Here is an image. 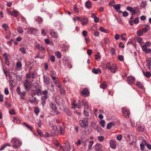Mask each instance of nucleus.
Here are the masks:
<instances>
[{
    "label": "nucleus",
    "instance_id": "nucleus-46",
    "mask_svg": "<svg viewBox=\"0 0 151 151\" xmlns=\"http://www.w3.org/2000/svg\"><path fill=\"white\" fill-rule=\"evenodd\" d=\"M60 93L61 95H64L65 93V91L64 89L63 88H61L60 87Z\"/></svg>",
    "mask_w": 151,
    "mask_h": 151
},
{
    "label": "nucleus",
    "instance_id": "nucleus-32",
    "mask_svg": "<svg viewBox=\"0 0 151 151\" xmlns=\"http://www.w3.org/2000/svg\"><path fill=\"white\" fill-rule=\"evenodd\" d=\"M106 82H103L102 84L100 85V87L101 88L105 89L106 87Z\"/></svg>",
    "mask_w": 151,
    "mask_h": 151
},
{
    "label": "nucleus",
    "instance_id": "nucleus-39",
    "mask_svg": "<svg viewBox=\"0 0 151 151\" xmlns=\"http://www.w3.org/2000/svg\"><path fill=\"white\" fill-rule=\"evenodd\" d=\"M48 88L51 92H53L54 91V86L52 84L51 85V86H49Z\"/></svg>",
    "mask_w": 151,
    "mask_h": 151
},
{
    "label": "nucleus",
    "instance_id": "nucleus-51",
    "mask_svg": "<svg viewBox=\"0 0 151 151\" xmlns=\"http://www.w3.org/2000/svg\"><path fill=\"white\" fill-rule=\"evenodd\" d=\"M133 21L135 24H137L139 22V18L138 17L135 18Z\"/></svg>",
    "mask_w": 151,
    "mask_h": 151
},
{
    "label": "nucleus",
    "instance_id": "nucleus-31",
    "mask_svg": "<svg viewBox=\"0 0 151 151\" xmlns=\"http://www.w3.org/2000/svg\"><path fill=\"white\" fill-rule=\"evenodd\" d=\"M113 6L114 9H115L117 11H118L120 8V4H117L116 5H114Z\"/></svg>",
    "mask_w": 151,
    "mask_h": 151
},
{
    "label": "nucleus",
    "instance_id": "nucleus-42",
    "mask_svg": "<svg viewBox=\"0 0 151 151\" xmlns=\"http://www.w3.org/2000/svg\"><path fill=\"white\" fill-rule=\"evenodd\" d=\"M17 31L20 33H22L24 32L22 28L21 27H19L17 28Z\"/></svg>",
    "mask_w": 151,
    "mask_h": 151
},
{
    "label": "nucleus",
    "instance_id": "nucleus-34",
    "mask_svg": "<svg viewBox=\"0 0 151 151\" xmlns=\"http://www.w3.org/2000/svg\"><path fill=\"white\" fill-rule=\"evenodd\" d=\"M77 108H81L83 105L82 101L80 100L78 101V102L77 104Z\"/></svg>",
    "mask_w": 151,
    "mask_h": 151
},
{
    "label": "nucleus",
    "instance_id": "nucleus-52",
    "mask_svg": "<svg viewBox=\"0 0 151 151\" xmlns=\"http://www.w3.org/2000/svg\"><path fill=\"white\" fill-rule=\"evenodd\" d=\"M50 107L51 109H57L55 105L53 103H51L50 105Z\"/></svg>",
    "mask_w": 151,
    "mask_h": 151
},
{
    "label": "nucleus",
    "instance_id": "nucleus-41",
    "mask_svg": "<svg viewBox=\"0 0 151 151\" xmlns=\"http://www.w3.org/2000/svg\"><path fill=\"white\" fill-rule=\"evenodd\" d=\"M19 50L22 53L25 54L26 52V49L23 47H21L19 48Z\"/></svg>",
    "mask_w": 151,
    "mask_h": 151
},
{
    "label": "nucleus",
    "instance_id": "nucleus-54",
    "mask_svg": "<svg viewBox=\"0 0 151 151\" xmlns=\"http://www.w3.org/2000/svg\"><path fill=\"white\" fill-rule=\"evenodd\" d=\"M39 23H41L42 21V19L41 17H38L35 19Z\"/></svg>",
    "mask_w": 151,
    "mask_h": 151
},
{
    "label": "nucleus",
    "instance_id": "nucleus-12",
    "mask_svg": "<svg viewBox=\"0 0 151 151\" xmlns=\"http://www.w3.org/2000/svg\"><path fill=\"white\" fill-rule=\"evenodd\" d=\"M50 33L51 36L54 38H56L58 37V34L57 32L53 29L50 30Z\"/></svg>",
    "mask_w": 151,
    "mask_h": 151
},
{
    "label": "nucleus",
    "instance_id": "nucleus-10",
    "mask_svg": "<svg viewBox=\"0 0 151 151\" xmlns=\"http://www.w3.org/2000/svg\"><path fill=\"white\" fill-rule=\"evenodd\" d=\"M122 113L123 115L125 117L128 116L130 114L129 110L125 108H122Z\"/></svg>",
    "mask_w": 151,
    "mask_h": 151
},
{
    "label": "nucleus",
    "instance_id": "nucleus-56",
    "mask_svg": "<svg viewBox=\"0 0 151 151\" xmlns=\"http://www.w3.org/2000/svg\"><path fill=\"white\" fill-rule=\"evenodd\" d=\"M122 139V136L121 134H118L117 135L116 137V139L118 140H120Z\"/></svg>",
    "mask_w": 151,
    "mask_h": 151
},
{
    "label": "nucleus",
    "instance_id": "nucleus-6",
    "mask_svg": "<svg viewBox=\"0 0 151 151\" xmlns=\"http://www.w3.org/2000/svg\"><path fill=\"white\" fill-rule=\"evenodd\" d=\"M38 31V30L33 27H29L28 28L27 33L28 34H35Z\"/></svg>",
    "mask_w": 151,
    "mask_h": 151
},
{
    "label": "nucleus",
    "instance_id": "nucleus-11",
    "mask_svg": "<svg viewBox=\"0 0 151 151\" xmlns=\"http://www.w3.org/2000/svg\"><path fill=\"white\" fill-rule=\"evenodd\" d=\"M135 81V78L133 76H129L127 79V83L130 85L132 84Z\"/></svg>",
    "mask_w": 151,
    "mask_h": 151
},
{
    "label": "nucleus",
    "instance_id": "nucleus-5",
    "mask_svg": "<svg viewBox=\"0 0 151 151\" xmlns=\"http://www.w3.org/2000/svg\"><path fill=\"white\" fill-rule=\"evenodd\" d=\"M6 11L9 14L14 17H17L19 13V12L16 10H14L12 12L10 9L8 8L7 9Z\"/></svg>",
    "mask_w": 151,
    "mask_h": 151
},
{
    "label": "nucleus",
    "instance_id": "nucleus-28",
    "mask_svg": "<svg viewBox=\"0 0 151 151\" xmlns=\"http://www.w3.org/2000/svg\"><path fill=\"white\" fill-rule=\"evenodd\" d=\"M147 65L149 69L150 68L151 65V59L150 58H149L147 60Z\"/></svg>",
    "mask_w": 151,
    "mask_h": 151
},
{
    "label": "nucleus",
    "instance_id": "nucleus-17",
    "mask_svg": "<svg viewBox=\"0 0 151 151\" xmlns=\"http://www.w3.org/2000/svg\"><path fill=\"white\" fill-rule=\"evenodd\" d=\"M92 71L95 74H98L99 73H101V70L99 68L96 69L95 68H93L92 69Z\"/></svg>",
    "mask_w": 151,
    "mask_h": 151
},
{
    "label": "nucleus",
    "instance_id": "nucleus-7",
    "mask_svg": "<svg viewBox=\"0 0 151 151\" xmlns=\"http://www.w3.org/2000/svg\"><path fill=\"white\" fill-rule=\"evenodd\" d=\"M24 86L26 90L27 91L29 90L31 87V83L28 80H26L24 83Z\"/></svg>",
    "mask_w": 151,
    "mask_h": 151
},
{
    "label": "nucleus",
    "instance_id": "nucleus-62",
    "mask_svg": "<svg viewBox=\"0 0 151 151\" xmlns=\"http://www.w3.org/2000/svg\"><path fill=\"white\" fill-rule=\"evenodd\" d=\"M94 129L99 133L101 131L102 129L101 128L99 127L98 126Z\"/></svg>",
    "mask_w": 151,
    "mask_h": 151
},
{
    "label": "nucleus",
    "instance_id": "nucleus-30",
    "mask_svg": "<svg viewBox=\"0 0 151 151\" xmlns=\"http://www.w3.org/2000/svg\"><path fill=\"white\" fill-rule=\"evenodd\" d=\"M19 94L21 98H22L23 99H25L24 96L26 95V92H21Z\"/></svg>",
    "mask_w": 151,
    "mask_h": 151
},
{
    "label": "nucleus",
    "instance_id": "nucleus-1",
    "mask_svg": "<svg viewBox=\"0 0 151 151\" xmlns=\"http://www.w3.org/2000/svg\"><path fill=\"white\" fill-rule=\"evenodd\" d=\"M11 142L13 144L12 146L15 149H17L22 145V142L18 138L14 137L11 140Z\"/></svg>",
    "mask_w": 151,
    "mask_h": 151
},
{
    "label": "nucleus",
    "instance_id": "nucleus-14",
    "mask_svg": "<svg viewBox=\"0 0 151 151\" xmlns=\"http://www.w3.org/2000/svg\"><path fill=\"white\" fill-rule=\"evenodd\" d=\"M109 143L110 147L113 149H115L116 148V145L115 141L113 140H111Z\"/></svg>",
    "mask_w": 151,
    "mask_h": 151
},
{
    "label": "nucleus",
    "instance_id": "nucleus-19",
    "mask_svg": "<svg viewBox=\"0 0 151 151\" xmlns=\"http://www.w3.org/2000/svg\"><path fill=\"white\" fill-rule=\"evenodd\" d=\"M35 47L40 51L44 50L45 48L42 45L40 44H37L35 46Z\"/></svg>",
    "mask_w": 151,
    "mask_h": 151
},
{
    "label": "nucleus",
    "instance_id": "nucleus-38",
    "mask_svg": "<svg viewBox=\"0 0 151 151\" xmlns=\"http://www.w3.org/2000/svg\"><path fill=\"white\" fill-rule=\"evenodd\" d=\"M27 77L28 78H35V75L33 73H29L27 75Z\"/></svg>",
    "mask_w": 151,
    "mask_h": 151
},
{
    "label": "nucleus",
    "instance_id": "nucleus-40",
    "mask_svg": "<svg viewBox=\"0 0 151 151\" xmlns=\"http://www.w3.org/2000/svg\"><path fill=\"white\" fill-rule=\"evenodd\" d=\"M104 137L102 136H100L98 137V139L99 142H103L104 139Z\"/></svg>",
    "mask_w": 151,
    "mask_h": 151
},
{
    "label": "nucleus",
    "instance_id": "nucleus-55",
    "mask_svg": "<svg viewBox=\"0 0 151 151\" xmlns=\"http://www.w3.org/2000/svg\"><path fill=\"white\" fill-rule=\"evenodd\" d=\"M91 125L94 128V129L97 126L96 124L93 122H91Z\"/></svg>",
    "mask_w": 151,
    "mask_h": 151
},
{
    "label": "nucleus",
    "instance_id": "nucleus-43",
    "mask_svg": "<svg viewBox=\"0 0 151 151\" xmlns=\"http://www.w3.org/2000/svg\"><path fill=\"white\" fill-rule=\"evenodd\" d=\"M112 123L111 122H110L107 125L106 128L107 129H110L112 126Z\"/></svg>",
    "mask_w": 151,
    "mask_h": 151
},
{
    "label": "nucleus",
    "instance_id": "nucleus-63",
    "mask_svg": "<svg viewBox=\"0 0 151 151\" xmlns=\"http://www.w3.org/2000/svg\"><path fill=\"white\" fill-rule=\"evenodd\" d=\"M23 124L27 127L31 131H32V128L31 126H29L26 123H24Z\"/></svg>",
    "mask_w": 151,
    "mask_h": 151
},
{
    "label": "nucleus",
    "instance_id": "nucleus-26",
    "mask_svg": "<svg viewBox=\"0 0 151 151\" xmlns=\"http://www.w3.org/2000/svg\"><path fill=\"white\" fill-rule=\"evenodd\" d=\"M60 46V47L62 48V50L64 51L66 50L68 48V46L64 44H61Z\"/></svg>",
    "mask_w": 151,
    "mask_h": 151
},
{
    "label": "nucleus",
    "instance_id": "nucleus-20",
    "mask_svg": "<svg viewBox=\"0 0 151 151\" xmlns=\"http://www.w3.org/2000/svg\"><path fill=\"white\" fill-rule=\"evenodd\" d=\"M44 81V83L47 85H48L50 83V79L48 77H45L44 75L43 76Z\"/></svg>",
    "mask_w": 151,
    "mask_h": 151
},
{
    "label": "nucleus",
    "instance_id": "nucleus-60",
    "mask_svg": "<svg viewBox=\"0 0 151 151\" xmlns=\"http://www.w3.org/2000/svg\"><path fill=\"white\" fill-rule=\"evenodd\" d=\"M83 35L85 37H86L87 35V32L86 30H84L82 32Z\"/></svg>",
    "mask_w": 151,
    "mask_h": 151
},
{
    "label": "nucleus",
    "instance_id": "nucleus-18",
    "mask_svg": "<svg viewBox=\"0 0 151 151\" xmlns=\"http://www.w3.org/2000/svg\"><path fill=\"white\" fill-rule=\"evenodd\" d=\"M85 6L86 8L90 9L92 6V3L90 1H87L85 3Z\"/></svg>",
    "mask_w": 151,
    "mask_h": 151
},
{
    "label": "nucleus",
    "instance_id": "nucleus-36",
    "mask_svg": "<svg viewBox=\"0 0 151 151\" xmlns=\"http://www.w3.org/2000/svg\"><path fill=\"white\" fill-rule=\"evenodd\" d=\"M64 111L69 116H72V113L69 110H66V109H64Z\"/></svg>",
    "mask_w": 151,
    "mask_h": 151
},
{
    "label": "nucleus",
    "instance_id": "nucleus-9",
    "mask_svg": "<svg viewBox=\"0 0 151 151\" xmlns=\"http://www.w3.org/2000/svg\"><path fill=\"white\" fill-rule=\"evenodd\" d=\"M81 22L83 26L86 25L88 23V19L86 17H83L81 18Z\"/></svg>",
    "mask_w": 151,
    "mask_h": 151
},
{
    "label": "nucleus",
    "instance_id": "nucleus-22",
    "mask_svg": "<svg viewBox=\"0 0 151 151\" xmlns=\"http://www.w3.org/2000/svg\"><path fill=\"white\" fill-rule=\"evenodd\" d=\"M82 94L84 95L88 96L89 94V92L87 88L84 89L82 92Z\"/></svg>",
    "mask_w": 151,
    "mask_h": 151
},
{
    "label": "nucleus",
    "instance_id": "nucleus-44",
    "mask_svg": "<svg viewBox=\"0 0 151 151\" xmlns=\"http://www.w3.org/2000/svg\"><path fill=\"white\" fill-rule=\"evenodd\" d=\"M40 111V110L38 107H36L34 109V112L37 115H38L39 112Z\"/></svg>",
    "mask_w": 151,
    "mask_h": 151
},
{
    "label": "nucleus",
    "instance_id": "nucleus-8",
    "mask_svg": "<svg viewBox=\"0 0 151 151\" xmlns=\"http://www.w3.org/2000/svg\"><path fill=\"white\" fill-rule=\"evenodd\" d=\"M107 69L109 70H110L111 72L114 73L117 70V68L116 65L115 64H113L111 66H107Z\"/></svg>",
    "mask_w": 151,
    "mask_h": 151
},
{
    "label": "nucleus",
    "instance_id": "nucleus-35",
    "mask_svg": "<svg viewBox=\"0 0 151 151\" xmlns=\"http://www.w3.org/2000/svg\"><path fill=\"white\" fill-rule=\"evenodd\" d=\"M55 55L58 58L60 59L61 58V54L59 51H56L55 52Z\"/></svg>",
    "mask_w": 151,
    "mask_h": 151
},
{
    "label": "nucleus",
    "instance_id": "nucleus-58",
    "mask_svg": "<svg viewBox=\"0 0 151 151\" xmlns=\"http://www.w3.org/2000/svg\"><path fill=\"white\" fill-rule=\"evenodd\" d=\"M144 74L145 75L147 78H149L151 76V73L149 72H147L145 74L144 73Z\"/></svg>",
    "mask_w": 151,
    "mask_h": 151
},
{
    "label": "nucleus",
    "instance_id": "nucleus-37",
    "mask_svg": "<svg viewBox=\"0 0 151 151\" xmlns=\"http://www.w3.org/2000/svg\"><path fill=\"white\" fill-rule=\"evenodd\" d=\"M136 85L141 89H143L144 88V87L142 85L140 82H137L136 83Z\"/></svg>",
    "mask_w": 151,
    "mask_h": 151
},
{
    "label": "nucleus",
    "instance_id": "nucleus-25",
    "mask_svg": "<svg viewBox=\"0 0 151 151\" xmlns=\"http://www.w3.org/2000/svg\"><path fill=\"white\" fill-rule=\"evenodd\" d=\"M65 128L64 127H59V131H60V133L62 135H63L65 133Z\"/></svg>",
    "mask_w": 151,
    "mask_h": 151
},
{
    "label": "nucleus",
    "instance_id": "nucleus-21",
    "mask_svg": "<svg viewBox=\"0 0 151 151\" xmlns=\"http://www.w3.org/2000/svg\"><path fill=\"white\" fill-rule=\"evenodd\" d=\"M102 147V146L99 143H97L95 146L96 151H99Z\"/></svg>",
    "mask_w": 151,
    "mask_h": 151
},
{
    "label": "nucleus",
    "instance_id": "nucleus-61",
    "mask_svg": "<svg viewBox=\"0 0 151 151\" xmlns=\"http://www.w3.org/2000/svg\"><path fill=\"white\" fill-rule=\"evenodd\" d=\"M129 15V13L126 11H124L122 12V15L123 17H126Z\"/></svg>",
    "mask_w": 151,
    "mask_h": 151
},
{
    "label": "nucleus",
    "instance_id": "nucleus-45",
    "mask_svg": "<svg viewBox=\"0 0 151 151\" xmlns=\"http://www.w3.org/2000/svg\"><path fill=\"white\" fill-rule=\"evenodd\" d=\"M149 28V26L147 25L146 27L142 29V30L144 32L146 33L147 32Z\"/></svg>",
    "mask_w": 151,
    "mask_h": 151
},
{
    "label": "nucleus",
    "instance_id": "nucleus-27",
    "mask_svg": "<svg viewBox=\"0 0 151 151\" xmlns=\"http://www.w3.org/2000/svg\"><path fill=\"white\" fill-rule=\"evenodd\" d=\"M12 121L14 122L15 123L17 124H19L20 123V121L18 118L16 117H14L13 118V119Z\"/></svg>",
    "mask_w": 151,
    "mask_h": 151
},
{
    "label": "nucleus",
    "instance_id": "nucleus-59",
    "mask_svg": "<svg viewBox=\"0 0 151 151\" xmlns=\"http://www.w3.org/2000/svg\"><path fill=\"white\" fill-rule=\"evenodd\" d=\"M87 140L86 139H82V143L83 146H85L86 145V142Z\"/></svg>",
    "mask_w": 151,
    "mask_h": 151
},
{
    "label": "nucleus",
    "instance_id": "nucleus-33",
    "mask_svg": "<svg viewBox=\"0 0 151 151\" xmlns=\"http://www.w3.org/2000/svg\"><path fill=\"white\" fill-rule=\"evenodd\" d=\"M99 124L101 125L102 127L104 128L105 127L106 123L104 120H101L100 121Z\"/></svg>",
    "mask_w": 151,
    "mask_h": 151
},
{
    "label": "nucleus",
    "instance_id": "nucleus-3",
    "mask_svg": "<svg viewBox=\"0 0 151 151\" xmlns=\"http://www.w3.org/2000/svg\"><path fill=\"white\" fill-rule=\"evenodd\" d=\"M84 115L86 117L91 118V109L88 106H86L84 107Z\"/></svg>",
    "mask_w": 151,
    "mask_h": 151
},
{
    "label": "nucleus",
    "instance_id": "nucleus-16",
    "mask_svg": "<svg viewBox=\"0 0 151 151\" xmlns=\"http://www.w3.org/2000/svg\"><path fill=\"white\" fill-rule=\"evenodd\" d=\"M137 129L140 132H143L144 130V127L143 126L139 124H137L136 125Z\"/></svg>",
    "mask_w": 151,
    "mask_h": 151
},
{
    "label": "nucleus",
    "instance_id": "nucleus-2",
    "mask_svg": "<svg viewBox=\"0 0 151 151\" xmlns=\"http://www.w3.org/2000/svg\"><path fill=\"white\" fill-rule=\"evenodd\" d=\"M90 118L86 117V118H83L79 121V124L82 128H85L88 127V125L89 122L88 119Z\"/></svg>",
    "mask_w": 151,
    "mask_h": 151
},
{
    "label": "nucleus",
    "instance_id": "nucleus-64",
    "mask_svg": "<svg viewBox=\"0 0 151 151\" xmlns=\"http://www.w3.org/2000/svg\"><path fill=\"white\" fill-rule=\"evenodd\" d=\"M36 98L35 97H32L31 99H29L30 102L31 104L34 103L35 100Z\"/></svg>",
    "mask_w": 151,
    "mask_h": 151
},
{
    "label": "nucleus",
    "instance_id": "nucleus-23",
    "mask_svg": "<svg viewBox=\"0 0 151 151\" xmlns=\"http://www.w3.org/2000/svg\"><path fill=\"white\" fill-rule=\"evenodd\" d=\"M85 129V132L86 133L89 134L91 133L92 132V130L91 128L86 127L85 128H84Z\"/></svg>",
    "mask_w": 151,
    "mask_h": 151
},
{
    "label": "nucleus",
    "instance_id": "nucleus-15",
    "mask_svg": "<svg viewBox=\"0 0 151 151\" xmlns=\"http://www.w3.org/2000/svg\"><path fill=\"white\" fill-rule=\"evenodd\" d=\"M146 144H147L146 141L145 139H143L141 143L140 144V149L141 150H144L145 148L144 146Z\"/></svg>",
    "mask_w": 151,
    "mask_h": 151
},
{
    "label": "nucleus",
    "instance_id": "nucleus-57",
    "mask_svg": "<svg viewBox=\"0 0 151 151\" xmlns=\"http://www.w3.org/2000/svg\"><path fill=\"white\" fill-rule=\"evenodd\" d=\"M42 93L41 91L39 89H37L36 90V93L37 95L40 96V95Z\"/></svg>",
    "mask_w": 151,
    "mask_h": 151
},
{
    "label": "nucleus",
    "instance_id": "nucleus-50",
    "mask_svg": "<svg viewBox=\"0 0 151 151\" xmlns=\"http://www.w3.org/2000/svg\"><path fill=\"white\" fill-rule=\"evenodd\" d=\"M50 76H55L56 75V73L55 71L54 70H51L50 71Z\"/></svg>",
    "mask_w": 151,
    "mask_h": 151
},
{
    "label": "nucleus",
    "instance_id": "nucleus-4",
    "mask_svg": "<svg viewBox=\"0 0 151 151\" xmlns=\"http://www.w3.org/2000/svg\"><path fill=\"white\" fill-rule=\"evenodd\" d=\"M139 8L138 7H134L132 8L130 6H128L126 8V9L132 13L131 15H134L136 13V9Z\"/></svg>",
    "mask_w": 151,
    "mask_h": 151
},
{
    "label": "nucleus",
    "instance_id": "nucleus-29",
    "mask_svg": "<svg viewBox=\"0 0 151 151\" xmlns=\"http://www.w3.org/2000/svg\"><path fill=\"white\" fill-rule=\"evenodd\" d=\"M2 26L3 28L6 31L8 30L9 28V27L8 25L5 23L3 24Z\"/></svg>",
    "mask_w": 151,
    "mask_h": 151
},
{
    "label": "nucleus",
    "instance_id": "nucleus-47",
    "mask_svg": "<svg viewBox=\"0 0 151 151\" xmlns=\"http://www.w3.org/2000/svg\"><path fill=\"white\" fill-rule=\"evenodd\" d=\"M143 32L141 30H139L137 32V34L138 36H142L143 35Z\"/></svg>",
    "mask_w": 151,
    "mask_h": 151
},
{
    "label": "nucleus",
    "instance_id": "nucleus-53",
    "mask_svg": "<svg viewBox=\"0 0 151 151\" xmlns=\"http://www.w3.org/2000/svg\"><path fill=\"white\" fill-rule=\"evenodd\" d=\"M99 30L102 32L106 33V29H104V28L101 27L99 28Z\"/></svg>",
    "mask_w": 151,
    "mask_h": 151
},
{
    "label": "nucleus",
    "instance_id": "nucleus-49",
    "mask_svg": "<svg viewBox=\"0 0 151 151\" xmlns=\"http://www.w3.org/2000/svg\"><path fill=\"white\" fill-rule=\"evenodd\" d=\"M93 141H89V144L88 145V149H90L91 148V147L93 145Z\"/></svg>",
    "mask_w": 151,
    "mask_h": 151
},
{
    "label": "nucleus",
    "instance_id": "nucleus-24",
    "mask_svg": "<svg viewBox=\"0 0 151 151\" xmlns=\"http://www.w3.org/2000/svg\"><path fill=\"white\" fill-rule=\"evenodd\" d=\"M53 83H54L55 85L58 87L59 88H60L61 85L59 81L58 80L54 81Z\"/></svg>",
    "mask_w": 151,
    "mask_h": 151
},
{
    "label": "nucleus",
    "instance_id": "nucleus-48",
    "mask_svg": "<svg viewBox=\"0 0 151 151\" xmlns=\"http://www.w3.org/2000/svg\"><path fill=\"white\" fill-rule=\"evenodd\" d=\"M110 52L112 55H114L116 53V51L115 49L113 47L111 48L110 50Z\"/></svg>",
    "mask_w": 151,
    "mask_h": 151
},
{
    "label": "nucleus",
    "instance_id": "nucleus-13",
    "mask_svg": "<svg viewBox=\"0 0 151 151\" xmlns=\"http://www.w3.org/2000/svg\"><path fill=\"white\" fill-rule=\"evenodd\" d=\"M58 129V128L56 126H54L52 128L51 131V135L52 136H54L57 134V130Z\"/></svg>",
    "mask_w": 151,
    "mask_h": 151
}]
</instances>
